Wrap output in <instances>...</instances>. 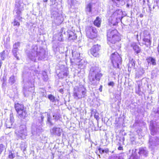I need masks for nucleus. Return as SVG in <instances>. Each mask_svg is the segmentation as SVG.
Returning a JSON list of instances; mask_svg holds the SVG:
<instances>
[{"label":"nucleus","mask_w":159,"mask_h":159,"mask_svg":"<svg viewBox=\"0 0 159 159\" xmlns=\"http://www.w3.org/2000/svg\"><path fill=\"white\" fill-rule=\"evenodd\" d=\"M107 36V43L109 44H114L121 40L120 34L116 29L108 30Z\"/></svg>","instance_id":"obj_1"},{"label":"nucleus","mask_w":159,"mask_h":159,"mask_svg":"<svg viewBox=\"0 0 159 159\" xmlns=\"http://www.w3.org/2000/svg\"><path fill=\"white\" fill-rule=\"evenodd\" d=\"M87 90L82 85L75 86L73 89V96L75 99H80L86 96Z\"/></svg>","instance_id":"obj_2"},{"label":"nucleus","mask_w":159,"mask_h":159,"mask_svg":"<svg viewBox=\"0 0 159 159\" xmlns=\"http://www.w3.org/2000/svg\"><path fill=\"white\" fill-rule=\"evenodd\" d=\"M110 59L115 69H121L120 66L121 64L122 58L117 52H115L111 54Z\"/></svg>","instance_id":"obj_3"},{"label":"nucleus","mask_w":159,"mask_h":159,"mask_svg":"<svg viewBox=\"0 0 159 159\" xmlns=\"http://www.w3.org/2000/svg\"><path fill=\"white\" fill-rule=\"evenodd\" d=\"M15 107L19 118L21 120L25 119L27 117L28 114L23 105L17 103L15 104Z\"/></svg>","instance_id":"obj_4"},{"label":"nucleus","mask_w":159,"mask_h":159,"mask_svg":"<svg viewBox=\"0 0 159 159\" xmlns=\"http://www.w3.org/2000/svg\"><path fill=\"white\" fill-rule=\"evenodd\" d=\"M86 35L87 38L94 39L98 37V31L97 29L92 26H87L85 29Z\"/></svg>","instance_id":"obj_5"},{"label":"nucleus","mask_w":159,"mask_h":159,"mask_svg":"<svg viewBox=\"0 0 159 159\" xmlns=\"http://www.w3.org/2000/svg\"><path fill=\"white\" fill-rule=\"evenodd\" d=\"M102 75L101 73L99 72L96 73L95 70L92 71L90 70L89 75V79L90 83L91 84H95V80L99 81Z\"/></svg>","instance_id":"obj_6"},{"label":"nucleus","mask_w":159,"mask_h":159,"mask_svg":"<svg viewBox=\"0 0 159 159\" xmlns=\"http://www.w3.org/2000/svg\"><path fill=\"white\" fill-rule=\"evenodd\" d=\"M19 130L16 131L15 133L16 136L19 138L21 139H25L27 135V128L25 125H22L20 126Z\"/></svg>","instance_id":"obj_7"},{"label":"nucleus","mask_w":159,"mask_h":159,"mask_svg":"<svg viewBox=\"0 0 159 159\" xmlns=\"http://www.w3.org/2000/svg\"><path fill=\"white\" fill-rule=\"evenodd\" d=\"M100 49V45H94L88 51V53L95 57H98L99 56V52Z\"/></svg>","instance_id":"obj_8"},{"label":"nucleus","mask_w":159,"mask_h":159,"mask_svg":"<svg viewBox=\"0 0 159 159\" xmlns=\"http://www.w3.org/2000/svg\"><path fill=\"white\" fill-rule=\"evenodd\" d=\"M159 145V137H150L149 141V147L151 150H153L156 146Z\"/></svg>","instance_id":"obj_9"},{"label":"nucleus","mask_w":159,"mask_h":159,"mask_svg":"<svg viewBox=\"0 0 159 159\" xmlns=\"http://www.w3.org/2000/svg\"><path fill=\"white\" fill-rule=\"evenodd\" d=\"M62 131V129L56 126H55L52 128H51L50 130V132L51 135L58 136L61 135Z\"/></svg>","instance_id":"obj_10"},{"label":"nucleus","mask_w":159,"mask_h":159,"mask_svg":"<svg viewBox=\"0 0 159 159\" xmlns=\"http://www.w3.org/2000/svg\"><path fill=\"white\" fill-rule=\"evenodd\" d=\"M150 129L151 131V134L153 135L156 134L157 132L159 131V127H155L152 121L150 122Z\"/></svg>","instance_id":"obj_11"},{"label":"nucleus","mask_w":159,"mask_h":159,"mask_svg":"<svg viewBox=\"0 0 159 159\" xmlns=\"http://www.w3.org/2000/svg\"><path fill=\"white\" fill-rule=\"evenodd\" d=\"M139 154L141 156L145 157L148 156V151L146 147H141L139 148Z\"/></svg>","instance_id":"obj_12"},{"label":"nucleus","mask_w":159,"mask_h":159,"mask_svg":"<svg viewBox=\"0 0 159 159\" xmlns=\"http://www.w3.org/2000/svg\"><path fill=\"white\" fill-rule=\"evenodd\" d=\"M58 72H56L57 73H58L57 75L58 77L61 79H62L65 77H66L68 74V71L67 70H59Z\"/></svg>","instance_id":"obj_13"},{"label":"nucleus","mask_w":159,"mask_h":159,"mask_svg":"<svg viewBox=\"0 0 159 159\" xmlns=\"http://www.w3.org/2000/svg\"><path fill=\"white\" fill-rule=\"evenodd\" d=\"M146 60L148 64H152V65L155 66L157 64L156 60L155 58L149 56L146 58Z\"/></svg>","instance_id":"obj_14"},{"label":"nucleus","mask_w":159,"mask_h":159,"mask_svg":"<svg viewBox=\"0 0 159 159\" xmlns=\"http://www.w3.org/2000/svg\"><path fill=\"white\" fill-rule=\"evenodd\" d=\"M101 23V19L99 16L97 17L93 22L94 25L97 27H100Z\"/></svg>","instance_id":"obj_15"},{"label":"nucleus","mask_w":159,"mask_h":159,"mask_svg":"<svg viewBox=\"0 0 159 159\" xmlns=\"http://www.w3.org/2000/svg\"><path fill=\"white\" fill-rule=\"evenodd\" d=\"M68 38V40L70 41L75 39H76V34L72 31H69V34Z\"/></svg>","instance_id":"obj_16"},{"label":"nucleus","mask_w":159,"mask_h":159,"mask_svg":"<svg viewBox=\"0 0 159 159\" xmlns=\"http://www.w3.org/2000/svg\"><path fill=\"white\" fill-rule=\"evenodd\" d=\"M68 38V40L70 41L75 39H76V34L72 31H69V34Z\"/></svg>","instance_id":"obj_17"},{"label":"nucleus","mask_w":159,"mask_h":159,"mask_svg":"<svg viewBox=\"0 0 159 159\" xmlns=\"http://www.w3.org/2000/svg\"><path fill=\"white\" fill-rule=\"evenodd\" d=\"M68 38V40L70 41L75 39H76V34L72 31H69V34Z\"/></svg>","instance_id":"obj_18"},{"label":"nucleus","mask_w":159,"mask_h":159,"mask_svg":"<svg viewBox=\"0 0 159 159\" xmlns=\"http://www.w3.org/2000/svg\"><path fill=\"white\" fill-rule=\"evenodd\" d=\"M128 65V70H133L135 68V63L133 59L129 61Z\"/></svg>","instance_id":"obj_19"},{"label":"nucleus","mask_w":159,"mask_h":159,"mask_svg":"<svg viewBox=\"0 0 159 159\" xmlns=\"http://www.w3.org/2000/svg\"><path fill=\"white\" fill-rule=\"evenodd\" d=\"M124 154H121L117 156V155H113L108 158V159H124Z\"/></svg>","instance_id":"obj_20"},{"label":"nucleus","mask_w":159,"mask_h":159,"mask_svg":"<svg viewBox=\"0 0 159 159\" xmlns=\"http://www.w3.org/2000/svg\"><path fill=\"white\" fill-rule=\"evenodd\" d=\"M47 123L49 125L52 126L54 125V123H53L52 120L53 119V118L52 119V118L51 117L50 115V114L48 113H47Z\"/></svg>","instance_id":"obj_21"},{"label":"nucleus","mask_w":159,"mask_h":159,"mask_svg":"<svg viewBox=\"0 0 159 159\" xmlns=\"http://www.w3.org/2000/svg\"><path fill=\"white\" fill-rule=\"evenodd\" d=\"M143 41L144 43V44L147 46V47L150 45L151 41L150 37L149 38H146L145 37H144L143 39Z\"/></svg>","instance_id":"obj_22"},{"label":"nucleus","mask_w":159,"mask_h":159,"mask_svg":"<svg viewBox=\"0 0 159 159\" xmlns=\"http://www.w3.org/2000/svg\"><path fill=\"white\" fill-rule=\"evenodd\" d=\"M132 47L135 52L136 54H138L141 52V49L137 45L134 44L132 46Z\"/></svg>","instance_id":"obj_23"},{"label":"nucleus","mask_w":159,"mask_h":159,"mask_svg":"<svg viewBox=\"0 0 159 159\" xmlns=\"http://www.w3.org/2000/svg\"><path fill=\"white\" fill-rule=\"evenodd\" d=\"M13 122L11 120V119L10 120H7L5 125L7 128H11L12 127Z\"/></svg>","instance_id":"obj_24"},{"label":"nucleus","mask_w":159,"mask_h":159,"mask_svg":"<svg viewBox=\"0 0 159 159\" xmlns=\"http://www.w3.org/2000/svg\"><path fill=\"white\" fill-rule=\"evenodd\" d=\"M33 90L32 87L29 88V89L28 91H27L26 89H24L23 90L24 94L25 97H27L30 94L31 92H33Z\"/></svg>","instance_id":"obj_25"},{"label":"nucleus","mask_w":159,"mask_h":159,"mask_svg":"<svg viewBox=\"0 0 159 159\" xmlns=\"http://www.w3.org/2000/svg\"><path fill=\"white\" fill-rule=\"evenodd\" d=\"M53 119L57 121L59 119V114L57 111H54L52 114Z\"/></svg>","instance_id":"obj_26"},{"label":"nucleus","mask_w":159,"mask_h":159,"mask_svg":"<svg viewBox=\"0 0 159 159\" xmlns=\"http://www.w3.org/2000/svg\"><path fill=\"white\" fill-rule=\"evenodd\" d=\"M93 4L89 3L88 4L86 7L85 9L87 11L89 12L92 11V7Z\"/></svg>","instance_id":"obj_27"},{"label":"nucleus","mask_w":159,"mask_h":159,"mask_svg":"<svg viewBox=\"0 0 159 159\" xmlns=\"http://www.w3.org/2000/svg\"><path fill=\"white\" fill-rule=\"evenodd\" d=\"M48 98L52 102H55L56 99L55 97L52 94H49L48 95Z\"/></svg>","instance_id":"obj_28"},{"label":"nucleus","mask_w":159,"mask_h":159,"mask_svg":"<svg viewBox=\"0 0 159 159\" xmlns=\"http://www.w3.org/2000/svg\"><path fill=\"white\" fill-rule=\"evenodd\" d=\"M15 81L16 80L15 77L13 75H12L10 77L9 80V83L11 84L12 85L15 83Z\"/></svg>","instance_id":"obj_29"},{"label":"nucleus","mask_w":159,"mask_h":159,"mask_svg":"<svg viewBox=\"0 0 159 159\" xmlns=\"http://www.w3.org/2000/svg\"><path fill=\"white\" fill-rule=\"evenodd\" d=\"M58 35L59 36L58 37V40L59 41H62L64 38V36L62 35V31L59 32Z\"/></svg>","instance_id":"obj_30"},{"label":"nucleus","mask_w":159,"mask_h":159,"mask_svg":"<svg viewBox=\"0 0 159 159\" xmlns=\"http://www.w3.org/2000/svg\"><path fill=\"white\" fill-rule=\"evenodd\" d=\"M17 50H18V47H16L15 48H14L12 50V53L14 55V56L16 57L17 58Z\"/></svg>","instance_id":"obj_31"},{"label":"nucleus","mask_w":159,"mask_h":159,"mask_svg":"<svg viewBox=\"0 0 159 159\" xmlns=\"http://www.w3.org/2000/svg\"><path fill=\"white\" fill-rule=\"evenodd\" d=\"M13 24V25L14 26H17L19 27L20 25V24L19 22L16 20V19H14L13 22H12Z\"/></svg>","instance_id":"obj_32"},{"label":"nucleus","mask_w":159,"mask_h":159,"mask_svg":"<svg viewBox=\"0 0 159 159\" xmlns=\"http://www.w3.org/2000/svg\"><path fill=\"white\" fill-rule=\"evenodd\" d=\"M20 148L23 151H25L26 150V148H27V145L25 144V143L24 142H22L20 145Z\"/></svg>","instance_id":"obj_33"},{"label":"nucleus","mask_w":159,"mask_h":159,"mask_svg":"<svg viewBox=\"0 0 159 159\" xmlns=\"http://www.w3.org/2000/svg\"><path fill=\"white\" fill-rule=\"evenodd\" d=\"M69 31L70 30H68L66 32H64V38L68 39V36L69 34Z\"/></svg>","instance_id":"obj_34"},{"label":"nucleus","mask_w":159,"mask_h":159,"mask_svg":"<svg viewBox=\"0 0 159 159\" xmlns=\"http://www.w3.org/2000/svg\"><path fill=\"white\" fill-rule=\"evenodd\" d=\"M5 55V51H3L1 52L0 53V57L1 58V60L3 61L4 60Z\"/></svg>","instance_id":"obj_35"},{"label":"nucleus","mask_w":159,"mask_h":159,"mask_svg":"<svg viewBox=\"0 0 159 159\" xmlns=\"http://www.w3.org/2000/svg\"><path fill=\"white\" fill-rule=\"evenodd\" d=\"M129 159H138L137 155L136 154H132Z\"/></svg>","instance_id":"obj_36"},{"label":"nucleus","mask_w":159,"mask_h":159,"mask_svg":"<svg viewBox=\"0 0 159 159\" xmlns=\"http://www.w3.org/2000/svg\"><path fill=\"white\" fill-rule=\"evenodd\" d=\"M40 96L43 97H46V91L44 90H43L42 91H40Z\"/></svg>","instance_id":"obj_37"},{"label":"nucleus","mask_w":159,"mask_h":159,"mask_svg":"<svg viewBox=\"0 0 159 159\" xmlns=\"http://www.w3.org/2000/svg\"><path fill=\"white\" fill-rule=\"evenodd\" d=\"M15 157V155L11 152H10L9 153L8 157L9 158L13 159Z\"/></svg>","instance_id":"obj_38"},{"label":"nucleus","mask_w":159,"mask_h":159,"mask_svg":"<svg viewBox=\"0 0 159 159\" xmlns=\"http://www.w3.org/2000/svg\"><path fill=\"white\" fill-rule=\"evenodd\" d=\"M4 146L2 144H0V154H1L2 152L4 149Z\"/></svg>","instance_id":"obj_39"},{"label":"nucleus","mask_w":159,"mask_h":159,"mask_svg":"<svg viewBox=\"0 0 159 159\" xmlns=\"http://www.w3.org/2000/svg\"><path fill=\"white\" fill-rule=\"evenodd\" d=\"M47 113H48L47 112H45L44 113H43L42 115L41 116V122H42L43 121V120L44 119V116H47Z\"/></svg>","instance_id":"obj_40"},{"label":"nucleus","mask_w":159,"mask_h":159,"mask_svg":"<svg viewBox=\"0 0 159 159\" xmlns=\"http://www.w3.org/2000/svg\"><path fill=\"white\" fill-rule=\"evenodd\" d=\"M44 74H45V75H43V79L44 80V81H47L48 80V77L47 75L46 74V73H45Z\"/></svg>","instance_id":"obj_41"},{"label":"nucleus","mask_w":159,"mask_h":159,"mask_svg":"<svg viewBox=\"0 0 159 159\" xmlns=\"http://www.w3.org/2000/svg\"><path fill=\"white\" fill-rule=\"evenodd\" d=\"M140 87L139 85L138 86L137 89H136V92L138 94H139L140 92Z\"/></svg>","instance_id":"obj_42"},{"label":"nucleus","mask_w":159,"mask_h":159,"mask_svg":"<svg viewBox=\"0 0 159 159\" xmlns=\"http://www.w3.org/2000/svg\"><path fill=\"white\" fill-rule=\"evenodd\" d=\"M98 151L100 154L104 153L103 151V149H102L101 148H98Z\"/></svg>","instance_id":"obj_43"},{"label":"nucleus","mask_w":159,"mask_h":159,"mask_svg":"<svg viewBox=\"0 0 159 159\" xmlns=\"http://www.w3.org/2000/svg\"><path fill=\"white\" fill-rule=\"evenodd\" d=\"M103 151L104 153H107L108 152L109 150L107 148H104V149H103Z\"/></svg>","instance_id":"obj_44"},{"label":"nucleus","mask_w":159,"mask_h":159,"mask_svg":"<svg viewBox=\"0 0 159 159\" xmlns=\"http://www.w3.org/2000/svg\"><path fill=\"white\" fill-rule=\"evenodd\" d=\"M108 85L109 86H113L114 85V83L113 82H110L108 84Z\"/></svg>","instance_id":"obj_45"},{"label":"nucleus","mask_w":159,"mask_h":159,"mask_svg":"<svg viewBox=\"0 0 159 159\" xmlns=\"http://www.w3.org/2000/svg\"><path fill=\"white\" fill-rule=\"evenodd\" d=\"M111 24H112L113 25H116L118 24V22L116 21L115 22H111Z\"/></svg>","instance_id":"obj_46"},{"label":"nucleus","mask_w":159,"mask_h":159,"mask_svg":"<svg viewBox=\"0 0 159 159\" xmlns=\"http://www.w3.org/2000/svg\"><path fill=\"white\" fill-rule=\"evenodd\" d=\"M21 13V11L19 10H17L16 12V13L18 15H19Z\"/></svg>","instance_id":"obj_47"},{"label":"nucleus","mask_w":159,"mask_h":159,"mask_svg":"<svg viewBox=\"0 0 159 159\" xmlns=\"http://www.w3.org/2000/svg\"><path fill=\"white\" fill-rule=\"evenodd\" d=\"M63 89H60V90H59V92L61 93H62V94H63V93H64V92H63Z\"/></svg>","instance_id":"obj_48"},{"label":"nucleus","mask_w":159,"mask_h":159,"mask_svg":"<svg viewBox=\"0 0 159 159\" xmlns=\"http://www.w3.org/2000/svg\"><path fill=\"white\" fill-rule=\"evenodd\" d=\"M118 149L119 150H123V147L121 146H120L118 147Z\"/></svg>","instance_id":"obj_49"},{"label":"nucleus","mask_w":159,"mask_h":159,"mask_svg":"<svg viewBox=\"0 0 159 159\" xmlns=\"http://www.w3.org/2000/svg\"><path fill=\"white\" fill-rule=\"evenodd\" d=\"M15 45L16 46H19V43H15V44H14V46H15Z\"/></svg>","instance_id":"obj_50"},{"label":"nucleus","mask_w":159,"mask_h":159,"mask_svg":"<svg viewBox=\"0 0 159 159\" xmlns=\"http://www.w3.org/2000/svg\"><path fill=\"white\" fill-rule=\"evenodd\" d=\"M2 63V62L0 60V69H1Z\"/></svg>","instance_id":"obj_51"},{"label":"nucleus","mask_w":159,"mask_h":159,"mask_svg":"<svg viewBox=\"0 0 159 159\" xmlns=\"http://www.w3.org/2000/svg\"><path fill=\"white\" fill-rule=\"evenodd\" d=\"M99 90L101 92L102 91V85H101L100 86V88H99Z\"/></svg>","instance_id":"obj_52"},{"label":"nucleus","mask_w":159,"mask_h":159,"mask_svg":"<svg viewBox=\"0 0 159 159\" xmlns=\"http://www.w3.org/2000/svg\"><path fill=\"white\" fill-rule=\"evenodd\" d=\"M112 1L114 2H116V1H120V0H112Z\"/></svg>","instance_id":"obj_53"},{"label":"nucleus","mask_w":159,"mask_h":159,"mask_svg":"<svg viewBox=\"0 0 159 159\" xmlns=\"http://www.w3.org/2000/svg\"><path fill=\"white\" fill-rule=\"evenodd\" d=\"M157 50H158V51L159 53V45H158V46L157 47Z\"/></svg>","instance_id":"obj_54"},{"label":"nucleus","mask_w":159,"mask_h":159,"mask_svg":"<svg viewBox=\"0 0 159 159\" xmlns=\"http://www.w3.org/2000/svg\"><path fill=\"white\" fill-rule=\"evenodd\" d=\"M157 112L159 114V108H158Z\"/></svg>","instance_id":"obj_55"},{"label":"nucleus","mask_w":159,"mask_h":159,"mask_svg":"<svg viewBox=\"0 0 159 159\" xmlns=\"http://www.w3.org/2000/svg\"><path fill=\"white\" fill-rule=\"evenodd\" d=\"M48 0H43V1L44 2H47L48 1Z\"/></svg>","instance_id":"obj_56"},{"label":"nucleus","mask_w":159,"mask_h":159,"mask_svg":"<svg viewBox=\"0 0 159 159\" xmlns=\"http://www.w3.org/2000/svg\"><path fill=\"white\" fill-rule=\"evenodd\" d=\"M140 17H142L143 16V15L142 14H141L140 15Z\"/></svg>","instance_id":"obj_57"},{"label":"nucleus","mask_w":159,"mask_h":159,"mask_svg":"<svg viewBox=\"0 0 159 159\" xmlns=\"http://www.w3.org/2000/svg\"><path fill=\"white\" fill-rule=\"evenodd\" d=\"M20 19H22V17H20Z\"/></svg>","instance_id":"obj_58"}]
</instances>
